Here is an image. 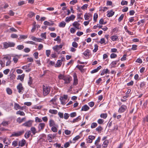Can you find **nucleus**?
<instances>
[{
	"mask_svg": "<svg viewBox=\"0 0 148 148\" xmlns=\"http://www.w3.org/2000/svg\"><path fill=\"white\" fill-rule=\"evenodd\" d=\"M43 94L44 95L46 96L49 93L51 87L46 84L43 85Z\"/></svg>",
	"mask_w": 148,
	"mask_h": 148,
	"instance_id": "f257e3e1",
	"label": "nucleus"
},
{
	"mask_svg": "<svg viewBox=\"0 0 148 148\" xmlns=\"http://www.w3.org/2000/svg\"><path fill=\"white\" fill-rule=\"evenodd\" d=\"M3 47L5 49H7L9 47H13L15 44L14 42H5L3 43Z\"/></svg>",
	"mask_w": 148,
	"mask_h": 148,
	"instance_id": "f03ea898",
	"label": "nucleus"
},
{
	"mask_svg": "<svg viewBox=\"0 0 148 148\" xmlns=\"http://www.w3.org/2000/svg\"><path fill=\"white\" fill-rule=\"evenodd\" d=\"M24 133V131L23 130L21 131H19L17 132H14L10 135V137L13 136L17 137L20 136L23 134Z\"/></svg>",
	"mask_w": 148,
	"mask_h": 148,
	"instance_id": "7ed1b4c3",
	"label": "nucleus"
},
{
	"mask_svg": "<svg viewBox=\"0 0 148 148\" xmlns=\"http://www.w3.org/2000/svg\"><path fill=\"white\" fill-rule=\"evenodd\" d=\"M17 89L18 90V92L20 93H22L23 91H24V88L21 83H19L17 86Z\"/></svg>",
	"mask_w": 148,
	"mask_h": 148,
	"instance_id": "20e7f679",
	"label": "nucleus"
},
{
	"mask_svg": "<svg viewBox=\"0 0 148 148\" xmlns=\"http://www.w3.org/2000/svg\"><path fill=\"white\" fill-rule=\"evenodd\" d=\"M127 108V106L124 105H122L118 110V112L119 113L124 112Z\"/></svg>",
	"mask_w": 148,
	"mask_h": 148,
	"instance_id": "39448f33",
	"label": "nucleus"
},
{
	"mask_svg": "<svg viewBox=\"0 0 148 148\" xmlns=\"http://www.w3.org/2000/svg\"><path fill=\"white\" fill-rule=\"evenodd\" d=\"M45 126V124L44 123H40L38 125V132H39L41 130H42Z\"/></svg>",
	"mask_w": 148,
	"mask_h": 148,
	"instance_id": "423d86ee",
	"label": "nucleus"
},
{
	"mask_svg": "<svg viewBox=\"0 0 148 148\" xmlns=\"http://www.w3.org/2000/svg\"><path fill=\"white\" fill-rule=\"evenodd\" d=\"M71 80V77L65 76L63 80L65 81V84H68L70 82Z\"/></svg>",
	"mask_w": 148,
	"mask_h": 148,
	"instance_id": "0eeeda50",
	"label": "nucleus"
},
{
	"mask_svg": "<svg viewBox=\"0 0 148 148\" xmlns=\"http://www.w3.org/2000/svg\"><path fill=\"white\" fill-rule=\"evenodd\" d=\"M22 125L25 126L29 127L32 125V122L31 121L29 120L23 124Z\"/></svg>",
	"mask_w": 148,
	"mask_h": 148,
	"instance_id": "6e6552de",
	"label": "nucleus"
},
{
	"mask_svg": "<svg viewBox=\"0 0 148 148\" xmlns=\"http://www.w3.org/2000/svg\"><path fill=\"white\" fill-rule=\"evenodd\" d=\"M83 54L85 57L88 58L90 55V51L87 49L83 53Z\"/></svg>",
	"mask_w": 148,
	"mask_h": 148,
	"instance_id": "1a4fd4ad",
	"label": "nucleus"
},
{
	"mask_svg": "<svg viewBox=\"0 0 148 148\" xmlns=\"http://www.w3.org/2000/svg\"><path fill=\"white\" fill-rule=\"evenodd\" d=\"M62 61L63 60H58L57 61V63L55 64V67H60L62 65Z\"/></svg>",
	"mask_w": 148,
	"mask_h": 148,
	"instance_id": "9d476101",
	"label": "nucleus"
},
{
	"mask_svg": "<svg viewBox=\"0 0 148 148\" xmlns=\"http://www.w3.org/2000/svg\"><path fill=\"white\" fill-rule=\"evenodd\" d=\"M4 59H5L7 61L6 64V66H8L11 63V61L10 60L11 57H10L6 56L4 58Z\"/></svg>",
	"mask_w": 148,
	"mask_h": 148,
	"instance_id": "9b49d317",
	"label": "nucleus"
},
{
	"mask_svg": "<svg viewBox=\"0 0 148 148\" xmlns=\"http://www.w3.org/2000/svg\"><path fill=\"white\" fill-rule=\"evenodd\" d=\"M107 12V16L109 17L112 16L114 14V12L112 10L108 11Z\"/></svg>",
	"mask_w": 148,
	"mask_h": 148,
	"instance_id": "f8f14e48",
	"label": "nucleus"
},
{
	"mask_svg": "<svg viewBox=\"0 0 148 148\" xmlns=\"http://www.w3.org/2000/svg\"><path fill=\"white\" fill-rule=\"evenodd\" d=\"M95 136H88L89 140L87 141V143H91L92 142L93 140L95 139Z\"/></svg>",
	"mask_w": 148,
	"mask_h": 148,
	"instance_id": "ddd939ff",
	"label": "nucleus"
},
{
	"mask_svg": "<svg viewBox=\"0 0 148 148\" xmlns=\"http://www.w3.org/2000/svg\"><path fill=\"white\" fill-rule=\"evenodd\" d=\"M84 18H92V14L90 13H86L84 15Z\"/></svg>",
	"mask_w": 148,
	"mask_h": 148,
	"instance_id": "4468645a",
	"label": "nucleus"
},
{
	"mask_svg": "<svg viewBox=\"0 0 148 148\" xmlns=\"http://www.w3.org/2000/svg\"><path fill=\"white\" fill-rule=\"evenodd\" d=\"M81 119V117L79 116L76 118L74 119L72 121H71V122L72 123H75L79 121Z\"/></svg>",
	"mask_w": 148,
	"mask_h": 148,
	"instance_id": "2eb2a0df",
	"label": "nucleus"
},
{
	"mask_svg": "<svg viewBox=\"0 0 148 148\" xmlns=\"http://www.w3.org/2000/svg\"><path fill=\"white\" fill-rule=\"evenodd\" d=\"M107 73L108 74L110 73V71L108 69H104L102 71L101 73V75H104L105 74H106Z\"/></svg>",
	"mask_w": 148,
	"mask_h": 148,
	"instance_id": "dca6fc26",
	"label": "nucleus"
},
{
	"mask_svg": "<svg viewBox=\"0 0 148 148\" xmlns=\"http://www.w3.org/2000/svg\"><path fill=\"white\" fill-rule=\"evenodd\" d=\"M89 109V107L87 105H85L82 107L81 111H86L88 110Z\"/></svg>",
	"mask_w": 148,
	"mask_h": 148,
	"instance_id": "f3484780",
	"label": "nucleus"
},
{
	"mask_svg": "<svg viewBox=\"0 0 148 148\" xmlns=\"http://www.w3.org/2000/svg\"><path fill=\"white\" fill-rule=\"evenodd\" d=\"M119 61V59L112 62L110 64L111 67L112 68L115 67V65Z\"/></svg>",
	"mask_w": 148,
	"mask_h": 148,
	"instance_id": "a211bd4d",
	"label": "nucleus"
},
{
	"mask_svg": "<svg viewBox=\"0 0 148 148\" xmlns=\"http://www.w3.org/2000/svg\"><path fill=\"white\" fill-rule=\"evenodd\" d=\"M25 140L24 139H23L21 141L19 142L18 145L21 147H23L25 145Z\"/></svg>",
	"mask_w": 148,
	"mask_h": 148,
	"instance_id": "6ab92c4d",
	"label": "nucleus"
},
{
	"mask_svg": "<svg viewBox=\"0 0 148 148\" xmlns=\"http://www.w3.org/2000/svg\"><path fill=\"white\" fill-rule=\"evenodd\" d=\"M80 24L78 23V22L75 21V22L73 24V26L75 27L77 29H79V27Z\"/></svg>",
	"mask_w": 148,
	"mask_h": 148,
	"instance_id": "aec40b11",
	"label": "nucleus"
},
{
	"mask_svg": "<svg viewBox=\"0 0 148 148\" xmlns=\"http://www.w3.org/2000/svg\"><path fill=\"white\" fill-rule=\"evenodd\" d=\"M66 25V23L64 21L60 22L59 24V26L60 27H64Z\"/></svg>",
	"mask_w": 148,
	"mask_h": 148,
	"instance_id": "412c9836",
	"label": "nucleus"
},
{
	"mask_svg": "<svg viewBox=\"0 0 148 148\" xmlns=\"http://www.w3.org/2000/svg\"><path fill=\"white\" fill-rule=\"evenodd\" d=\"M31 134V132L29 130L27 131L25 134V137L26 138H28L29 137Z\"/></svg>",
	"mask_w": 148,
	"mask_h": 148,
	"instance_id": "4be33fe9",
	"label": "nucleus"
},
{
	"mask_svg": "<svg viewBox=\"0 0 148 148\" xmlns=\"http://www.w3.org/2000/svg\"><path fill=\"white\" fill-rule=\"evenodd\" d=\"M109 142L108 141V140H105L103 142V148H104L105 147H107L108 145V144Z\"/></svg>",
	"mask_w": 148,
	"mask_h": 148,
	"instance_id": "5701e85b",
	"label": "nucleus"
},
{
	"mask_svg": "<svg viewBox=\"0 0 148 148\" xmlns=\"http://www.w3.org/2000/svg\"><path fill=\"white\" fill-rule=\"evenodd\" d=\"M25 77V74H23L21 75H18L17 78V79H20L21 81L23 80Z\"/></svg>",
	"mask_w": 148,
	"mask_h": 148,
	"instance_id": "b1692460",
	"label": "nucleus"
},
{
	"mask_svg": "<svg viewBox=\"0 0 148 148\" xmlns=\"http://www.w3.org/2000/svg\"><path fill=\"white\" fill-rule=\"evenodd\" d=\"M7 140V139L6 138H4L3 140V142L4 143L7 144V145H10L11 143V140L9 139H8V141L6 142Z\"/></svg>",
	"mask_w": 148,
	"mask_h": 148,
	"instance_id": "393cba45",
	"label": "nucleus"
},
{
	"mask_svg": "<svg viewBox=\"0 0 148 148\" xmlns=\"http://www.w3.org/2000/svg\"><path fill=\"white\" fill-rule=\"evenodd\" d=\"M78 80L77 78V77L76 75L74 76V82L73 84L74 85H76L78 84Z\"/></svg>",
	"mask_w": 148,
	"mask_h": 148,
	"instance_id": "a878e982",
	"label": "nucleus"
},
{
	"mask_svg": "<svg viewBox=\"0 0 148 148\" xmlns=\"http://www.w3.org/2000/svg\"><path fill=\"white\" fill-rule=\"evenodd\" d=\"M111 39L113 41H115L119 40L118 36H117L114 35L111 36L110 37Z\"/></svg>",
	"mask_w": 148,
	"mask_h": 148,
	"instance_id": "bb28decb",
	"label": "nucleus"
},
{
	"mask_svg": "<svg viewBox=\"0 0 148 148\" xmlns=\"http://www.w3.org/2000/svg\"><path fill=\"white\" fill-rule=\"evenodd\" d=\"M49 126L50 127L54 126L55 125V124L54 121L52 119H50L49 121Z\"/></svg>",
	"mask_w": 148,
	"mask_h": 148,
	"instance_id": "cd10ccee",
	"label": "nucleus"
},
{
	"mask_svg": "<svg viewBox=\"0 0 148 148\" xmlns=\"http://www.w3.org/2000/svg\"><path fill=\"white\" fill-rule=\"evenodd\" d=\"M25 119V118L21 119L20 117H19L17 119L16 121L19 123H20L22 122Z\"/></svg>",
	"mask_w": 148,
	"mask_h": 148,
	"instance_id": "c85d7f7f",
	"label": "nucleus"
},
{
	"mask_svg": "<svg viewBox=\"0 0 148 148\" xmlns=\"http://www.w3.org/2000/svg\"><path fill=\"white\" fill-rule=\"evenodd\" d=\"M60 99L62 105H64L65 104L66 100L63 99V97H61L60 98Z\"/></svg>",
	"mask_w": 148,
	"mask_h": 148,
	"instance_id": "c756f323",
	"label": "nucleus"
},
{
	"mask_svg": "<svg viewBox=\"0 0 148 148\" xmlns=\"http://www.w3.org/2000/svg\"><path fill=\"white\" fill-rule=\"evenodd\" d=\"M49 112L50 113L52 114H56L58 112V111L55 110L50 109L49 111Z\"/></svg>",
	"mask_w": 148,
	"mask_h": 148,
	"instance_id": "7c9ffc66",
	"label": "nucleus"
},
{
	"mask_svg": "<svg viewBox=\"0 0 148 148\" xmlns=\"http://www.w3.org/2000/svg\"><path fill=\"white\" fill-rule=\"evenodd\" d=\"M31 130L34 135L37 132H36V130L34 127H32L31 128Z\"/></svg>",
	"mask_w": 148,
	"mask_h": 148,
	"instance_id": "2f4dec72",
	"label": "nucleus"
},
{
	"mask_svg": "<svg viewBox=\"0 0 148 148\" xmlns=\"http://www.w3.org/2000/svg\"><path fill=\"white\" fill-rule=\"evenodd\" d=\"M99 11H100L104 12L106 11L108 9V8L107 7H101L99 8Z\"/></svg>",
	"mask_w": 148,
	"mask_h": 148,
	"instance_id": "473e14b6",
	"label": "nucleus"
},
{
	"mask_svg": "<svg viewBox=\"0 0 148 148\" xmlns=\"http://www.w3.org/2000/svg\"><path fill=\"white\" fill-rule=\"evenodd\" d=\"M35 13L32 12H30L28 14L27 16L29 18H32L33 16L35 15Z\"/></svg>",
	"mask_w": 148,
	"mask_h": 148,
	"instance_id": "72a5a7b5",
	"label": "nucleus"
},
{
	"mask_svg": "<svg viewBox=\"0 0 148 148\" xmlns=\"http://www.w3.org/2000/svg\"><path fill=\"white\" fill-rule=\"evenodd\" d=\"M101 140V138L99 136L98 137V138H97V140H95V145H98L99 144Z\"/></svg>",
	"mask_w": 148,
	"mask_h": 148,
	"instance_id": "f704fd0d",
	"label": "nucleus"
},
{
	"mask_svg": "<svg viewBox=\"0 0 148 148\" xmlns=\"http://www.w3.org/2000/svg\"><path fill=\"white\" fill-rule=\"evenodd\" d=\"M103 128L102 127L99 126L96 129V130L99 132L100 133L101 131L103 130Z\"/></svg>",
	"mask_w": 148,
	"mask_h": 148,
	"instance_id": "c9c22d12",
	"label": "nucleus"
},
{
	"mask_svg": "<svg viewBox=\"0 0 148 148\" xmlns=\"http://www.w3.org/2000/svg\"><path fill=\"white\" fill-rule=\"evenodd\" d=\"M24 48V46L23 45H18L16 47V49H17L19 50H21L23 49Z\"/></svg>",
	"mask_w": 148,
	"mask_h": 148,
	"instance_id": "e433bc0d",
	"label": "nucleus"
},
{
	"mask_svg": "<svg viewBox=\"0 0 148 148\" xmlns=\"http://www.w3.org/2000/svg\"><path fill=\"white\" fill-rule=\"evenodd\" d=\"M107 113H102L100 115V117L102 118L105 119L107 117Z\"/></svg>",
	"mask_w": 148,
	"mask_h": 148,
	"instance_id": "4c0bfd02",
	"label": "nucleus"
},
{
	"mask_svg": "<svg viewBox=\"0 0 148 148\" xmlns=\"http://www.w3.org/2000/svg\"><path fill=\"white\" fill-rule=\"evenodd\" d=\"M6 90L7 93L9 95H11L12 93V90L9 88H7Z\"/></svg>",
	"mask_w": 148,
	"mask_h": 148,
	"instance_id": "58836bf2",
	"label": "nucleus"
},
{
	"mask_svg": "<svg viewBox=\"0 0 148 148\" xmlns=\"http://www.w3.org/2000/svg\"><path fill=\"white\" fill-rule=\"evenodd\" d=\"M16 114L20 115L21 116H24L25 115V114L23 112L21 111L20 110L17 111L16 112Z\"/></svg>",
	"mask_w": 148,
	"mask_h": 148,
	"instance_id": "ea45409f",
	"label": "nucleus"
},
{
	"mask_svg": "<svg viewBox=\"0 0 148 148\" xmlns=\"http://www.w3.org/2000/svg\"><path fill=\"white\" fill-rule=\"evenodd\" d=\"M97 125L96 123H93L91 124V127L92 129L94 128L97 126Z\"/></svg>",
	"mask_w": 148,
	"mask_h": 148,
	"instance_id": "a19ab883",
	"label": "nucleus"
},
{
	"mask_svg": "<svg viewBox=\"0 0 148 148\" xmlns=\"http://www.w3.org/2000/svg\"><path fill=\"white\" fill-rule=\"evenodd\" d=\"M128 3V2L126 1H122L121 2V4L122 5H127Z\"/></svg>",
	"mask_w": 148,
	"mask_h": 148,
	"instance_id": "79ce46f5",
	"label": "nucleus"
},
{
	"mask_svg": "<svg viewBox=\"0 0 148 148\" xmlns=\"http://www.w3.org/2000/svg\"><path fill=\"white\" fill-rule=\"evenodd\" d=\"M82 15V12H79L77 14V18H82L81 16Z\"/></svg>",
	"mask_w": 148,
	"mask_h": 148,
	"instance_id": "37998d69",
	"label": "nucleus"
},
{
	"mask_svg": "<svg viewBox=\"0 0 148 148\" xmlns=\"http://www.w3.org/2000/svg\"><path fill=\"white\" fill-rule=\"evenodd\" d=\"M58 45H56L53 47V49L57 52H58V50L59 49Z\"/></svg>",
	"mask_w": 148,
	"mask_h": 148,
	"instance_id": "c03bdc74",
	"label": "nucleus"
},
{
	"mask_svg": "<svg viewBox=\"0 0 148 148\" xmlns=\"http://www.w3.org/2000/svg\"><path fill=\"white\" fill-rule=\"evenodd\" d=\"M94 47L95 48L93 50V52H96L98 50V46L97 45L95 44V45Z\"/></svg>",
	"mask_w": 148,
	"mask_h": 148,
	"instance_id": "a18cd8bd",
	"label": "nucleus"
},
{
	"mask_svg": "<svg viewBox=\"0 0 148 148\" xmlns=\"http://www.w3.org/2000/svg\"><path fill=\"white\" fill-rule=\"evenodd\" d=\"M88 6V4H85L81 7V9L83 10H84L87 8Z\"/></svg>",
	"mask_w": 148,
	"mask_h": 148,
	"instance_id": "49530a36",
	"label": "nucleus"
},
{
	"mask_svg": "<svg viewBox=\"0 0 148 148\" xmlns=\"http://www.w3.org/2000/svg\"><path fill=\"white\" fill-rule=\"evenodd\" d=\"M1 125L3 126H6L8 124V121H3L1 123Z\"/></svg>",
	"mask_w": 148,
	"mask_h": 148,
	"instance_id": "de8ad7c7",
	"label": "nucleus"
},
{
	"mask_svg": "<svg viewBox=\"0 0 148 148\" xmlns=\"http://www.w3.org/2000/svg\"><path fill=\"white\" fill-rule=\"evenodd\" d=\"M20 106L18 104L16 103H15L14 107L16 110L19 109Z\"/></svg>",
	"mask_w": 148,
	"mask_h": 148,
	"instance_id": "09e8293b",
	"label": "nucleus"
},
{
	"mask_svg": "<svg viewBox=\"0 0 148 148\" xmlns=\"http://www.w3.org/2000/svg\"><path fill=\"white\" fill-rule=\"evenodd\" d=\"M104 121L101 119H99L97 120V123L100 124H103Z\"/></svg>",
	"mask_w": 148,
	"mask_h": 148,
	"instance_id": "8fccbe9b",
	"label": "nucleus"
},
{
	"mask_svg": "<svg viewBox=\"0 0 148 148\" xmlns=\"http://www.w3.org/2000/svg\"><path fill=\"white\" fill-rule=\"evenodd\" d=\"M51 130L53 132H56L58 130L57 128L54 126L52 127Z\"/></svg>",
	"mask_w": 148,
	"mask_h": 148,
	"instance_id": "3c124183",
	"label": "nucleus"
},
{
	"mask_svg": "<svg viewBox=\"0 0 148 148\" xmlns=\"http://www.w3.org/2000/svg\"><path fill=\"white\" fill-rule=\"evenodd\" d=\"M27 38V36H26L25 35H20V36L19 38H18V39H25L26 38Z\"/></svg>",
	"mask_w": 148,
	"mask_h": 148,
	"instance_id": "603ef678",
	"label": "nucleus"
},
{
	"mask_svg": "<svg viewBox=\"0 0 148 148\" xmlns=\"http://www.w3.org/2000/svg\"><path fill=\"white\" fill-rule=\"evenodd\" d=\"M69 117V114L68 113H64V118L65 119H68Z\"/></svg>",
	"mask_w": 148,
	"mask_h": 148,
	"instance_id": "864d4df0",
	"label": "nucleus"
},
{
	"mask_svg": "<svg viewBox=\"0 0 148 148\" xmlns=\"http://www.w3.org/2000/svg\"><path fill=\"white\" fill-rule=\"evenodd\" d=\"M77 115V114L76 112H73L71 113L70 116L71 117H73L76 116Z\"/></svg>",
	"mask_w": 148,
	"mask_h": 148,
	"instance_id": "5fc2aeb1",
	"label": "nucleus"
},
{
	"mask_svg": "<svg viewBox=\"0 0 148 148\" xmlns=\"http://www.w3.org/2000/svg\"><path fill=\"white\" fill-rule=\"evenodd\" d=\"M99 23L100 24H105L106 23V22H104L103 19H100Z\"/></svg>",
	"mask_w": 148,
	"mask_h": 148,
	"instance_id": "6e6d98bb",
	"label": "nucleus"
},
{
	"mask_svg": "<svg viewBox=\"0 0 148 148\" xmlns=\"http://www.w3.org/2000/svg\"><path fill=\"white\" fill-rule=\"evenodd\" d=\"M77 0H73L70 2V4L72 5H74L77 2Z\"/></svg>",
	"mask_w": 148,
	"mask_h": 148,
	"instance_id": "4d7b16f0",
	"label": "nucleus"
},
{
	"mask_svg": "<svg viewBox=\"0 0 148 148\" xmlns=\"http://www.w3.org/2000/svg\"><path fill=\"white\" fill-rule=\"evenodd\" d=\"M12 145L14 147H16L18 145V142L16 141H14L12 143Z\"/></svg>",
	"mask_w": 148,
	"mask_h": 148,
	"instance_id": "13d9d810",
	"label": "nucleus"
},
{
	"mask_svg": "<svg viewBox=\"0 0 148 148\" xmlns=\"http://www.w3.org/2000/svg\"><path fill=\"white\" fill-rule=\"evenodd\" d=\"M111 58H115L117 57V55L115 53H112L110 56Z\"/></svg>",
	"mask_w": 148,
	"mask_h": 148,
	"instance_id": "bf43d9fd",
	"label": "nucleus"
},
{
	"mask_svg": "<svg viewBox=\"0 0 148 148\" xmlns=\"http://www.w3.org/2000/svg\"><path fill=\"white\" fill-rule=\"evenodd\" d=\"M25 4V1H20L18 3V5L19 6H21Z\"/></svg>",
	"mask_w": 148,
	"mask_h": 148,
	"instance_id": "052dcab7",
	"label": "nucleus"
},
{
	"mask_svg": "<svg viewBox=\"0 0 148 148\" xmlns=\"http://www.w3.org/2000/svg\"><path fill=\"white\" fill-rule=\"evenodd\" d=\"M41 37L45 39L46 38V33H42L40 35Z\"/></svg>",
	"mask_w": 148,
	"mask_h": 148,
	"instance_id": "680f3d73",
	"label": "nucleus"
},
{
	"mask_svg": "<svg viewBox=\"0 0 148 148\" xmlns=\"http://www.w3.org/2000/svg\"><path fill=\"white\" fill-rule=\"evenodd\" d=\"M10 69H7L4 70L3 72L5 75H7L10 71Z\"/></svg>",
	"mask_w": 148,
	"mask_h": 148,
	"instance_id": "e2e57ef3",
	"label": "nucleus"
},
{
	"mask_svg": "<svg viewBox=\"0 0 148 148\" xmlns=\"http://www.w3.org/2000/svg\"><path fill=\"white\" fill-rule=\"evenodd\" d=\"M35 121L36 122H40L42 121V120L41 119L39 118L38 117H36L35 118Z\"/></svg>",
	"mask_w": 148,
	"mask_h": 148,
	"instance_id": "0e129e2a",
	"label": "nucleus"
},
{
	"mask_svg": "<svg viewBox=\"0 0 148 148\" xmlns=\"http://www.w3.org/2000/svg\"><path fill=\"white\" fill-rule=\"evenodd\" d=\"M46 53L47 56V57H49L51 53L50 50H46Z\"/></svg>",
	"mask_w": 148,
	"mask_h": 148,
	"instance_id": "69168bd1",
	"label": "nucleus"
},
{
	"mask_svg": "<svg viewBox=\"0 0 148 148\" xmlns=\"http://www.w3.org/2000/svg\"><path fill=\"white\" fill-rule=\"evenodd\" d=\"M11 37L12 38H16L18 37V35L15 34H12L11 35Z\"/></svg>",
	"mask_w": 148,
	"mask_h": 148,
	"instance_id": "338daca9",
	"label": "nucleus"
},
{
	"mask_svg": "<svg viewBox=\"0 0 148 148\" xmlns=\"http://www.w3.org/2000/svg\"><path fill=\"white\" fill-rule=\"evenodd\" d=\"M84 66H82L81 65H77L76 66V67L78 68V69L80 71L82 70L84 67Z\"/></svg>",
	"mask_w": 148,
	"mask_h": 148,
	"instance_id": "774afa93",
	"label": "nucleus"
}]
</instances>
